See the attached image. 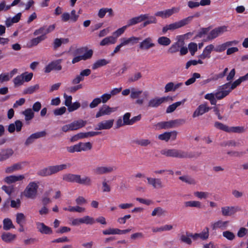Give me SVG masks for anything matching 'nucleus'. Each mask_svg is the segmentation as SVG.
<instances>
[{"mask_svg": "<svg viewBox=\"0 0 248 248\" xmlns=\"http://www.w3.org/2000/svg\"><path fill=\"white\" fill-rule=\"evenodd\" d=\"M39 187V182L35 181L30 182L23 191V196L29 199H36L38 196Z\"/></svg>", "mask_w": 248, "mask_h": 248, "instance_id": "1", "label": "nucleus"}, {"mask_svg": "<svg viewBox=\"0 0 248 248\" xmlns=\"http://www.w3.org/2000/svg\"><path fill=\"white\" fill-rule=\"evenodd\" d=\"M161 154L167 157L177 158H191L194 156L192 153L185 152L175 149H166L161 151Z\"/></svg>", "mask_w": 248, "mask_h": 248, "instance_id": "2", "label": "nucleus"}, {"mask_svg": "<svg viewBox=\"0 0 248 248\" xmlns=\"http://www.w3.org/2000/svg\"><path fill=\"white\" fill-rule=\"evenodd\" d=\"M192 18L193 16H188L178 21L166 25L162 28V32L163 33H165L168 31H174L184 27L188 24Z\"/></svg>", "mask_w": 248, "mask_h": 248, "instance_id": "3", "label": "nucleus"}, {"mask_svg": "<svg viewBox=\"0 0 248 248\" xmlns=\"http://www.w3.org/2000/svg\"><path fill=\"white\" fill-rule=\"evenodd\" d=\"M67 167L66 164H61L55 166H50L40 170L39 173L42 176H48L56 173Z\"/></svg>", "mask_w": 248, "mask_h": 248, "instance_id": "4", "label": "nucleus"}, {"mask_svg": "<svg viewBox=\"0 0 248 248\" xmlns=\"http://www.w3.org/2000/svg\"><path fill=\"white\" fill-rule=\"evenodd\" d=\"M142 93L145 98H148L149 96V93L148 92L145 91L143 92L141 90L132 87L131 93L130 94V97L133 99H137L136 101V104L139 105H142L143 104L144 100L143 99H140L139 97Z\"/></svg>", "mask_w": 248, "mask_h": 248, "instance_id": "5", "label": "nucleus"}, {"mask_svg": "<svg viewBox=\"0 0 248 248\" xmlns=\"http://www.w3.org/2000/svg\"><path fill=\"white\" fill-rule=\"evenodd\" d=\"M227 27L225 26H222L216 28L212 30L208 34L207 39L205 40L206 41L212 40L218 36L223 34L224 33L227 32Z\"/></svg>", "mask_w": 248, "mask_h": 248, "instance_id": "6", "label": "nucleus"}, {"mask_svg": "<svg viewBox=\"0 0 248 248\" xmlns=\"http://www.w3.org/2000/svg\"><path fill=\"white\" fill-rule=\"evenodd\" d=\"M116 170V168L112 166H98L93 170V172L95 175H102L111 173Z\"/></svg>", "mask_w": 248, "mask_h": 248, "instance_id": "7", "label": "nucleus"}, {"mask_svg": "<svg viewBox=\"0 0 248 248\" xmlns=\"http://www.w3.org/2000/svg\"><path fill=\"white\" fill-rule=\"evenodd\" d=\"M117 109V108L116 107H110L107 105H103L99 108L95 115V117L99 118L105 115H109L112 112L116 111Z\"/></svg>", "mask_w": 248, "mask_h": 248, "instance_id": "8", "label": "nucleus"}, {"mask_svg": "<svg viewBox=\"0 0 248 248\" xmlns=\"http://www.w3.org/2000/svg\"><path fill=\"white\" fill-rule=\"evenodd\" d=\"M28 165V163L26 161L17 162L6 167L4 171L6 173H12L15 171L23 169L24 167Z\"/></svg>", "mask_w": 248, "mask_h": 248, "instance_id": "9", "label": "nucleus"}, {"mask_svg": "<svg viewBox=\"0 0 248 248\" xmlns=\"http://www.w3.org/2000/svg\"><path fill=\"white\" fill-rule=\"evenodd\" d=\"M155 46L153 39L151 37H147L140 42L139 45L140 50L147 51Z\"/></svg>", "mask_w": 248, "mask_h": 248, "instance_id": "10", "label": "nucleus"}, {"mask_svg": "<svg viewBox=\"0 0 248 248\" xmlns=\"http://www.w3.org/2000/svg\"><path fill=\"white\" fill-rule=\"evenodd\" d=\"M169 97H155L150 99L147 104L148 108H157L164 102H167Z\"/></svg>", "mask_w": 248, "mask_h": 248, "instance_id": "11", "label": "nucleus"}, {"mask_svg": "<svg viewBox=\"0 0 248 248\" xmlns=\"http://www.w3.org/2000/svg\"><path fill=\"white\" fill-rule=\"evenodd\" d=\"M228 87V86L225 84L218 87L215 93L217 99L221 100L229 94L231 92Z\"/></svg>", "mask_w": 248, "mask_h": 248, "instance_id": "12", "label": "nucleus"}, {"mask_svg": "<svg viewBox=\"0 0 248 248\" xmlns=\"http://www.w3.org/2000/svg\"><path fill=\"white\" fill-rule=\"evenodd\" d=\"M55 24L51 25L48 26H44L40 27L39 29L36 30L34 31L33 34L35 36L40 34L41 35H44L46 39V35L53 31L55 30Z\"/></svg>", "mask_w": 248, "mask_h": 248, "instance_id": "13", "label": "nucleus"}, {"mask_svg": "<svg viewBox=\"0 0 248 248\" xmlns=\"http://www.w3.org/2000/svg\"><path fill=\"white\" fill-rule=\"evenodd\" d=\"M114 121L113 119L103 120L97 124L95 129L97 130L110 129L113 126Z\"/></svg>", "mask_w": 248, "mask_h": 248, "instance_id": "14", "label": "nucleus"}, {"mask_svg": "<svg viewBox=\"0 0 248 248\" xmlns=\"http://www.w3.org/2000/svg\"><path fill=\"white\" fill-rule=\"evenodd\" d=\"M176 131H172L170 132H165L157 136V138L160 140L168 142L170 140H174L177 136Z\"/></svg>", "mask_w": 248, "mask_h": 248, "instance_id": "15", "label": "nucleus"}, {"mask_svg": "<svg viewBox=\"0 0 248 248\" xmlns=\"http://www.w3.org/2000/svg\"><path fill=\"white\" fill-rule=\"evenodd\" d=\"M179 10V8L173 7L164 11H158L155 14V15L157 16L161 17L162 18H166L170 17L173 14L178 13Z\"/></svg>", "mask_w": 248, "mask_h": 248, "instance_id": "16", "label": "nucleus"}, {"mask_svg": "<svg viewBox=\"0 0 248 248\" xmlns=\"http://www.w3.org/2000/svg\"><path fill=\"white\" fill-rule=\"evenodd\" d=\"M62 62V60H58L55 61H53L49 63L45 68V73H49L52 70L60 71L62 69V67L60 63Z\"/></svg>", "mask_w": 248, "mask_h": 248, "instance_id": "17", "label": "nucleus"}, {"mask_svg": "<svg viewBox=\"0 0 248 248\" xmlns=\"http://www.w3.org/2000/svg\"><path fill=\"white\" fill-rule=\"evenodd\" d=\"M237 211L238 208L234 206H225L221 208V214L224 217L232 216Z\"/></svg>", "mask_w": 248, "mask_h": 248, "instance_id": "18", "label": "nucleus"}, {"mask_svg": "<svg viewBox=\"0 0 248 248\" xmlns=\"http://www.w3.org/2000/svg\"><path fill=\"white\" fill-rule=\"evenodd\" d=\"M229 224V221H224L219 219L212 222L211 223V227L213 230H216L218 229L225 230L228 227Z\"/></svg>", "mask_w": 248, "mask_h": 248, "instance_id": "19", "label": "nucleus"}, {"mask_svg": "<svg viewBox=\"0 0 248 248\" xmlns=\"http://www.w3.org/2000/svg\"><path fill=\"white\" fill-rule=\"evenodd\" d=\"M239 42L237 40H233L231 41H228L222 44L217 45L216 47H215V51L217 52H221L224 51L227 47L235 46L238 44Z\"/></svg>", "mask_w": 248, "mask_h": 248, "instance_id": "20", "label": "nucleus"}, {"mask_svg": "<svg viewBox=\"0 0 248 248\" xmlns=\"http://www.w3.org/2000/svg\"><path fill=\"white\" fill-rule=\"evenodd\" d=\"M46 135V132L45 131L38 132L33 133L30 135L26 140L25 144L26 146L32 143L35 140L43 137Z\"/></svg>", "mask_w": 248, "mask_h": 248, "instance_id": "21", "label": "nucleus"}, {"mask_svg": "<svg viewBox=\"0 0 248 248\" xmlns=\"http://www.w3.org/2000/svg\"><path fill=\"white\" fill-rule=\"evenodd\" d=\"M210 109L211 108L208 107L206 104L200 105L193 112L192 117L196 118L202 115L204 113L208 112Z\"/></svg>", "mask_w": 248, "mask_h": 248, "instance_id": "22", "label": "nucleus"}, {"mask_svg": "<svg viewBox=\"0 0 248 248\" xmlns=\"http://www.w3.org/2000/svg\"><path fill=\"white\" fill-rule=\"evenodd\" d=\"M147 183L154 188H162L164 187L163 183L160 178L147 177Z\"/></svg>", "mask_w": 248, "mask_h": 248, "instance_id": "23", "label": "nucleus"}, {"mask_svg": "<svg viewBox=\"0 0 248 248\" xmlns=\"http://www.w3.org/2000/svg\"><path fill=\"white\" fill-rule=\"evenodd\" d=\"M215 46L213 44L207 46L203 49L202 53L198 56L201 59H209L211 57L212 51H215Z\"/></svg>", "mask_w": 248, "mask_h": 248, "instance_id": "24", "label": "nucleus"}, {"mask_svg": "<svg viewBox=\"0 0 248 248\" xmlns=\"http://www.w3.org/2000/svg\"><path fill=\"white\" fill-rule=\"evenodd\" d=\"M36 228L39 232L42 234H50L52 233L51 228L46 225L44 223L40 222H36Z\"/></svg>", "mask_w": 248, "mask_h": 248, "instance_id": "25", "label": "nucleus"}, {"mask_svg": "<svg viewBox=\"0 0 248 248\" xmlns=\"http://www.w3.org/2000/svg\"><path fill=\"white\" fill-rule=\"evenodd\" d=\"M120 43L122 46H126L129 45H134L137 43L140 40V38L134 36L129 38H122L120 39Z\"/></svg>", "mask_w": 248, "mask_h": 248, "instance_id": "26", "label": "nucleus"}, {"mask_svg": "<svg viewBox=\"0 0 248 248\" xmlns=\"http://www.w3.org/2000/svg\"><path fill=\"white\" fill-rule=\"evenodd\" d=\"M14 154V151L11 148L3 149L0 151V162H3L10 157Z\"/></svg>", "mask_w": 248, "mask_h": 248, "instance_id": "27", "label": "nucleus"}, {"mask_svg": "<svg viewBox=\"0 0 248 248\" xmlns=\"http://www.w3.org/2000/svg\"><path fill=\"white\" fill-rule=\"evenodd\" d=\"M148 17V15L146 14L141 15L138 16L134 17L128 21L127 25L128 27L134 25L144 21V20L147 19Z\"/></svg>", "mask_w": 248, "mask_h": 248, "instance_id": "28", "label": "nucleus"}, {"mask_svg": "<svg viewBox=\"0 0 248 248\" xmlns=\"http://www.w3.org/2000/svg\"><path fill=\"white\" fill-rule=\"evenodd\" d=\"M25 178L24 175H10L5 177L3 179L4 182L8 184L15 183L23 180Z\"/></svg>", "mask_w": 248, "mask_h": 248, "instance_id": "29", "label": "nucleus"}, {"mask_svg": "<svg viewBox=\"0 0 248 248\" xmlns=\"http://www.w3.org/2000/svg\"><path fill=\"white\" fill-rule=\"evenodd\" d=\"M16 235L9 232H4L2 233L1 238L3 241L7 243H11L16 239Z\"/></svg>", "mask_w": 248, "mask_h": 248, "instance_id": "30", "label": "nucleus"}, {"mask_svg": "<svg viewBox=\"0 0 248 248\" xmlns=\"http://www.w3.org/2000/svg\"><path fill=\"white\" fill-rule=\"evenodd\" d=\"M79 176L78 174H65L63 175L62 179L66 182L78 183Z\"/></svg>", "mask_w": 248, "mask_h": 248, "instance_id": "31", "label": "nucleus"}, {"mask_svg": "<svg viewBox=\"0 0 248 248\" xmlns=\"http://www.w3.org/2000/svg\"><path fill=\"white\" fill-rule=\"evenodd\" d=\"M78 53H84V54L81 56L83 60L84 61L90 59L93 54V51L92 49H86L83 48L78 49Z\"/></svg>", "mask_w": 248, "mask_h": 248, "instance_id": "32", "label": "nucleus"}, {"mask_svg": "<svg viewBox=\"0 0 248 248\" xmlns=\"http://www.w3.org/2000/svg\"><path fill=\"white\" fill-rule=\"evenodd\" d=\"M87 124L86 121L80 119L77 121H74L71 123L73 130H77L80 128L84 127Z\"/></svg>", "mask_w": 248, "mask_h": 248, "instance_id": "33", "label": "nucleus"}, {"mask_svg": "<svg viewBox=\"0 0 248 248\" xmlns=\"http://www.w3.org/2000/svg\"><path fill=\"white\" fill-rule=\"evenodd\" d=\"M109 63V61L105 59H99L95 61L92 65V69L96 70Z\"/></svg>", "mask_w": 248, "mask_h": 248, "instance_id": "34", "label": "nucleus"}, {"mask_svg": "<svg viewBox=\"0 0 248 248\" xmlns=\"http://www.w3.org/2000/svg\"><path fill=\"white\" fill-rule=\"evenodd\" d=\"M183 41H178L173 44H172L169 48L168 52L170 53L173 54L178 52L180 48L183 46Z\"/></svg>", "mask_w": 248, "mask_h": 248, "instance_id": "35", "label": "nucleus"}, {"mask_svg": "<svg viewBox=\"0 0 248 248\" xmlns=\"http://www.w3.org/2000/svg\"><path fill=\"white\" fill-rule=\"evenodd\" d=\"M116 42V38L113 36H109L104 38L100 43L101 46H105L110 44H114Z\"/></svg>", "mask_w": 248, "mask_h": 248, "instance_id": "36", "label": "nucleus"}, {"mask_svg": "<svg viewBox=\"0 0 248 248\" xmlns=\"http://www.w3.org/2000/svg\"><path fill=\"white\" fill-rule=\"evenodd\" d=\"M186 207H195L197 208H201L202 207V203L198 201H189L184 202Z\"/></svg>", "mask_w": 248, "mask_h": 248, "instance_id": "37", "label": "nucleus"}, {"mask_svg": "<svg viewBox=\"0 0 248 248\" xmlns=\"http://www.w3.org/2000/svg\"><path fill=\"white\" fill-rule=\"evenodd\" d=\"M167 211L160 207L155 208L152 212L151 215L153 217H161L166 215Z\"/></svg>", "mask_w": 248, "mask_h": 248, "instance_id": "38", "label": "nucleus"}, {"mask_svg": "<svg viewBox=\"0 0 248 248\" xmlns=\"http://www.w3.org/2000/svg\"><path fill=\"white\" fill-rule=\"evenodd\" d=\"M16 222L20 226L22 227L26 221V216L22 213H17L16 215Z\"/></svg>", "mask_w": 248, "mask_h": 248, "instance_id": "39", "label": "nucleus"}, {"mask_svg": "<svg viewBox=\"0 0 248 248\" xmlns=\"http://www.w3.org/2000/svg\"><path fill=\"white\" fill-rule=\"evenodd\" d=\"M157 43L163 46H168L171 43L170 39L166 36H161L158 38L157 40Z\"/></svg>", "mask_w": 248, "mask_h": 248, "instance_id": "40", "label": "nucleus"}, {"mask_svg": "<svg viewBox=\"0 0 248 248\" xmlns=\"http://www.w3.org/2000/svg\"><path fill=\"white\" fill-rule=\"evenodd\" d=\"M26 121L31 120L34 116V113L31 108H27L22 112Z\"/></svg>", "mask_w": 248, "mask_h": 248, "instance_id": "41", "label": "nucleus"}, {"mask_svg": "<svg viewBox=\"0 0 248 248\" xmlns=\"http://www.w3.org/2000/svg\"><path fill=\"white\" fill-rule=\"evenodd\" d=\"M92 183V180L89 176H84L83 177L81 178V176L79 175L78 184L87 186H90L91 185Z\"/></svg>", "mask_w": 248, "mask_h": 248, "instance_id": "42", "label": "nucleus"}, {"mask_svg": "<svg viewBox=\"0 0 248 248\" xmlns=\"http://www.w3.org/2000/svg\"><path fill=\"white\" fill-rule=\"evenodd\" d=\"M3 229L5 231H8L15 228L12 220L8 218H5L3 220Z\"/></svg>", "mask_w": 248, "mask_h": 248, "instance_id": "43", "label": "nucleus"}, {"mask_svg": "<svg viewBox=\"0 0 248 248\" xmlns=\"http://www.w3.org/2000/svg\"><path fill=\"white\" fill-rule=\"evenodd\" d=\"M193 194L196 197L200 200L206 199L210 196V193L205 191H196L194 192Z\"/></svg>", "mask_w": 248, "mask_h": 248, "instance_id": "44", "label": "nucleus"}, {"mask_svg": "<svg viewBox=\"0 0 248 248\" xmlns=\"http://www.w3.org/2000/svg\"><path fill=\"white\" fill-rule=\"evenodd\" d=\"M185 101V100H184L182 101H179L172 104L171 105H170L167 108L166 112L168 113H171L174 111L175 109L179 106H180L182 104H184Z\"/></svg>", "mask_w": 248, "mask_h": 248, "instance_id": "45", "label": "nucleus"}, {"mask_svg": "<svg viewBox=\"0 0 248 248\" xmlns=\"http://www.w3.org/2000/svg\"><path fill=\"white\" fill-rule=\"evenodd\" d=\"M81 152L90 150L92 148V144L90 142H79Z\"/></svg>", "mask_w": 248, "mask_h": 248, "instance_id": "46", "label": "nucleus"}, {"mask_svg": "<svg viewBox=\"0 0 248 248\" xmlns=\"http://www.w3.org/2000/svg\"><path fill=\"white\" fill-rule=\"evenodd\" d=\"M128 27V26L126 25L125 26H124L118 29H117L116 31L113 32L112 36L113 37H114L116 38V41H117V38L121 36L122 34H123L127 28Z\"/></svg>", "mask_w": 248, "mask_h": 248, "instance_id": "47", "label": "nucleus"}, {"mask_svg": "<svg viewBox=\"0 0 248 248\" xmlns=\"http://www.w3.org/2000/svg\"><path fill=\"white\" fill-rule=\"evenodd\" d=\"M82 224L87 225H92L94 223L95 220L94 218L89 216H85L81 217Z\"/></svg>", "mask_w": 248, "mask_h": 248, "instance_id": "48", "label": "nucleus"}, {"mask_svg": "<svg viewBox=\"0 0 248 248\" xmlns=\"http://www.w3.org/2000/svg\"><path fill=\"white\" fill-rule=\"evenodd\" d=\"M204 98L209 100L211 105H216L217 103L215 93H207L205 95Z\"/></svg>", "mask_w": 248, "mask_h": 248, "instance_id": "49", "label": "nucleus"}, {"mask_svg": "<svg viewBox=\"0 0 248 248\" xmlns=\"http://www.w3.org/2000/svg\"><path fill=\"white\" fill-rule=\"evenodd\" d=\"M39 88V85L38 84H35L33 86H31L24 90V94H32Z\"/></svg>", "mask_w": 248, "mask_h": 248, "instance_id": "50", "label": "nucleus"}, {"mask_svg": "<svg viewBox=\"0 0 248 248\" xmlns=\"http://www.w3.org/2000/svg\"><path fill=\"white\" fill-rule=\"evenodd\" d=\"M198 234L200 239L203 240H206L208 238L209 235V228H205L201 232L198 233Z\"/></svg>", "mask_w": 248, "mask_h": 248, "instance_id": "51", "label": "nucleus"}, {"mask_svg": "<svg viewBox=\"0 0 248 248\" xmlns=\"http://www.w3.org/2000/svg\"><path fill=\"white\" fill-rule=\"evenodd\" d=\"M157 126L160 129H169L172 128L171 121L162 122L157 124Z\"/></svg>", "mask_w": 248, "mask_h": 248, "instance_id": "52", "label": "nucleus"}, {"mask_svg": "<svg viewBox=\"0 0 248 248\" xmlns=\"http://www.w3.org/2000/svg\"><path fill=\"white\" fill-rule=\"evenodd\" d=\"M104 235H115L118 234V229L108 228L107 229L103 230L102 232Z\"/></svg>", "mask_w": 248, "mask_h": 248, "instance_id": "53", "label": "nucleus"}, {"mask_svg": "<svg viewBox=\"0 0 248 248\" xmlns=\"http://www.w3.org/2000/svg\"><path fill=\"white\" fill-rule=\"evenodd\" d=\"M200 77L201 75L200 74L194 73L192 75V77L185 82V84L187 86L190 85L195 82L196 79L199 78Z\"/></svg>", "mask_w": 248, "mask_h": 248, "instance_id": "54", "label": "nucleus"}, {"mask_svg": "<svg viewBox=\"0 0 248 248\" xmlns=\"http://www.w3.org/2000/svg\"><path fill=\"white\" fill-rule=\"evenodd\" d=\"M67 152L70 153L75 152H81L79 143L66 148Z\"/></svg>", "mask_w": 248, "mask_h": 248, "instance_id": "55", "label": "nucleus"}, {"mask_svg": "<svg viewBox=\"0 0 248 248\" xmlns=\"http://www.w3.org/2000/svg\"><path fill=\"white\" fill-rule=\"evenodd\" d=\"M102 190L103 192H109L111 190L108 181L106 179H104L102 182Z\"/></svg>", "mask_w": 248, "mask_h": 248, "instance_id": "56", "label": "nucleus"}, {"mask_svg": "<svg viewBox=\"0 0 248 248\" xmlns=\"http://www.w3.org/2000/svg\"><path fill=\"white\" fill-rule=\"evenodd\" d=\"M142 77V75L140 72H137L129 77L128 79V82L131 83L139 80Z\"/></svg>", "mask_w": 248, "mask_h": 248, "instance_id": "57", "label": "nucleus"}, {"mask_svg": "<svg viewBox=\"0 0 248 248\" xmlns=\"http://www.w3.org/2000/svg\"><path fill=\"white\" fill-rule=\"evenodd\" d=\"M67 42V39L64 38H56L53 42V47L55 49L60 47L62 43H66Z\"/></svg>", "mask_w": 248, "mask_h": 248, "instance_id": "58", "label": "nucleus"}, {"mask_svg": "<svg viewBox=\"0 0 248 248\" xmlns=\"http://www.w3.org/2000/svg\"><path fill=\"white\" fill-rule=\"evenodd\" d=\"M171 121L172 128L181 126L186 123V120L184 119H178Z\"/></svg>", "mask_w": 248, "mask_h": 248, "instance_id": "59", "label": "nucleus"}, {"mask_svg": "<svg viewBox=\"0 0 248 248\" xmlns=\"http://www.w3.org/2000/svg\"><path fill=\"white\" fill-rule=\"evenodd\" d=\"M190 233H186V234H183L181 236L180 240L188 245H190L192 243L191 240V236H190Z\"/></svg>", "mask_w": 248, "mask_h": 248, "instance_id": "60", "label": "nucleus"}, {"mask_svg": "<svg viewBox=\"0 0 248 248\" xmlns=\"http://www.w3.org/2000/svg\"><path fill=\"white\" fill-rule=\"evenodd\" d=\"M222 235L224 237L230 241H232L235 238L234 234L229 231L223 232H222Z\"/></svg>", "mask_w": 248, "mask_h": 248, "instance_id": "61", "label": "nucleus"}, {"mask_svg": "<svg viewBox=\"0 0 248 248\" xmlns=\"http://www.w3.org/2000/svg\"><path fill=\"white\" fill-rule=\"evenodd\" d=\"M179 179L188 184L195 185L196 183L194 179L186 176H180Z\"/></svg>", "mask_w": 248, "mask_h": 248, "instance_id": "62", "label": "nucleus"}, {"mask_svg": "<svg viewBox=\"0 0 248 248\" xmlns=\"http://www.w3.org/2000/svg\"><path fill=\"white\" fill-rule=\"evenodd\" d=\"M136 143L141 146L146 147L151 144V141L148 139H140L136 141Z\"/></svg>", "mask_w": 248, "mask_h": 248, "instance_id": "63", "label": "nucleus"}, {"mask_svg": "<svg viewBox=\"0 0 248 248\" xmlns=\"http://www.w3.org/2000/svg\"><path fill=\"white\" fill-rule=\"evenodd\" d=\"M13 82L14 83L15 86H19L22 85L24 83V81L23 79V78L22 76V75H20L16 77L14 79Z\"/></svg>", "mask_w": 248, "mask_h": 248, "instance_id": "64", "label": "nucleus"}]
</instances>
